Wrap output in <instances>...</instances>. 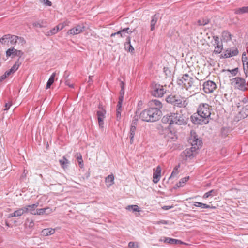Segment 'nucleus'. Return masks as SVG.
I'll return each instance as SVG.
<instances>
[{
    "label": "nucleus",
    "instance_id": "nucleus-43",
    "mask_svg": "<svg viewBox=\"0 0 248 248\" xmlns=\"http://www.w3.org/2000/svg\"><path fill=\"white\" fill-rule=\"evenodd\" d=\"M209 22V20L202 19L201 20H199L198 21V23L199 25H205L208 24Z\"/></svg>",
    "mask_w": 248,
    "mask_h": 248
},
{
    "label": "nucleus",
    "instance_id": "nucleus-31",
    "mask_svg": "<svg viewBox=\"0 0 248 248\" xmlns=\"http://www.w3.org/2000/svg\"><path fill=\"white\" fill-rule=\"evenodd\" d=\"M126 209L132 212L140 211V208L137 205H128L126 207Z\"/></svg>",
    "mask_w": 248,
    "mask_h": 248
},
{
    "label": "nucleus",
    "instance_id": "nucleus-23",
    "mask_svg": "<svg viewBox=\"0 0 248 248\" xmlns=\"http://www.w3.org/2000/svg\"><path fill=\"white\" fill-rule=\"evenodd\" d=\"M114 177L112 174L109 175L105 179V183L108 187H109L114 184Z\"/></svg>",
    "mask_w": 248,
    "mask_h": 248
},
{
    "label": "nucleus",
    "instance_id": "nucleus-10",
    "mask_svg": "<svg viewBox=\"0 0 248 248\" xmlns=\"http://www.w3.org/2000/svg\"><path fill=\"white\" fill-rule=\"evenodd\" d=\"M99 108L100 110L97 111V119L99 126L103 128L104 125V119L106 117L105 115L106 111L100 106H99Z\"/></svg>",
    "mask_w": 248,
    "mask_h": 248
},
{
    "label": "nucleus",
    "instance_id": "nucleus-14",
    "mask_svg": "<svg viewBox=\"0 0 248 248\" xmlns=\"http://www.w3.org/2000/svg\"><path fill=\"white\" fill-rule=\"evenodd\" d=\"M7 57L13 56H17L21 57L23 55V52L21 50H18L14 47L8 49L6 52Z\"/></svg>",
    "mask_w": 248,
    "mask_h": 248
},
{
    "label": "nucleus",
    "instance_id": "nucleus-36",
    "mask_svg": "<svg viewBox=\"0 0 248 248\" xmlns=\"http://www.w3.org/2000/svg\"><path fill=\"white\" fill-rule=\"evenodd\" d=\"M222 38L226 41L231 40V34L228 31H223L222 33Z\"/></svg>",
    "mask_w": 248,
    "mask_h": 248
},
{
    "label": "nucleus",
    "instance_id": "nucleus-3",
    "mask_svg": "<svg viewBox=\"0 0 248 248\" xmlns=\"http://www.w3.org/2000/svg\"><path fill=\"white\" fill-rule=\"evenodd\" d=\"M187 118L182 114L181 112L170 113V115L164 116L162 119L163 123H168L170 125H185L187 124Z\"/></svg>",
    "mask_w": 248,
    "mask_h": 248
},
{
    "label": "nucleus",
    "instance_id": "nucleus-60",
    "mask_svg": "<svg viewBox=\"0 0 248 248\" xmlns=\"http://www.w3.org/2000/svg\"><path fill=\"white\" fill-rule=\"evenodd\" d=\"M169 130L167 127H164V129L163 130V131L161 134H164L165 133V131H168Z\"/></svg>",
    "mask_w": 248,
    "mask_h": 248
},
{
    "label": "nucleus",
    "instance_id": "nucleus-21",
    "mask_svg": "<svg viewBox=\"0 0 248 248\" xmlns=\"http://www.w3.org/2000/svg\"><path fill=\"white\" fill-rule=\"evenodd\" d=\"M55 229L52 228H46L43 229L41 232V234L44 236H47L54 233Z\"/></svg>",
    "mask_w": 248,
    "mask_h": 248
},
{
    "label": "nucleus",
    "instance_id": "nucleus-35",
    "mask_svg": "<svg viewBox=\"0 0 248 248\" xmlns=\"http://www.w3.org/2000/svg\"><path fill=\"white\" fill-rule=\"evenodd\" d=\"M21 62H19V59L15 62V64L10 69L14 73L19 68Z\"/></svg>",
    "mask_w": 248,
    "mask_h": 248
},
{
    "label": "nucleus",
    "instance_id": "nucleus-32",
    "mask_svg": "<svg viewBox=\"0 0 248 248\" xmlns=\"http://www.w3.org/2000/svg\"><path fill=\"white\" fill-rule=\"evenodd\" d=\"M246 13H248V6L238 8L235 11V13L237 14H242Z\"/></svg>",
    "mask_w": 248,
    "mask_h": 248
},
{
    "label": "nucleus",
    "instance_id": "nucleus-46",
    "mask_svg": "<svg viewBox=\"0 0 248 248\" xmlns=\"http://www.w3.org/2000/svg\"><path fill=\"white\" fill-rule=\"evenodd\" d=\"M121 119V113L119 111L116 112V120L118 122V125H119Z\"/></svg>",
    "mask_w": 248,
    "mask_h": 248
},
{
    "label": "nucleus",
    "instance_id": "nucleus-53",
    "mask_svg": "<svg viewBox=\"0 0 248 248\" xmlns=\"http://www.w3.org/2000/svg\"><path fill=\"white\" fill-rule=\"evenodd\" d=\"M173 206H164L162 207L163 210H167L173 208Z\"/></svg>",
    "mask_w": 248,
    "mask_h": 248
},
{
    "label": "nucleus",
    "instance_id": "nucleus-49",
    "mask_svg": "<svg viewBox=\"0 0 248 248\" xmlns=\"http://www.w3.org/2000/svg\"><path fill=\"white\" fill-rule=\"evenodd\" d=\"M41 2H43L44 3L46 6H51L52 3L48 0H40Z\"/></svg>",
    "mask_w": 248,
    "mask_h": 248
},
{
    "label": "nucleus",
    "instance_id": "nucleus-2",
    "mask_svg": "<svg viewBox=\"0 0 248 248\" xmlns=\"http://www.w3.org/2000/svg\"><path fill=\"white\" fill-rule=\"evenodd\" d=\"M188 142L191 144V148L186 149L183 152L186 160L191 159L193 157L196 151L201 147L202 143V141L198 139L196 132L194 131H191L190 132V137L188 139Z\"/></svg>",
    "mask_w": 248,
    "mask_h": 248
},
{
    "label": "nucleus",
    "instance_id": "nucleus-30",
    "mask_svg": "<svg viewBox=\"0 0 248 248\" xmlns=\"http://www.w3.org/2000/svg\"><path fill=\"white\" fill-rule=\"evenodd\" d=\"M18 36L9 34V42L12 45H16L18 42Z\"/></svg>",
    "mask_w": 248,
    "mask_h": 248
},
{
    "label": "nucleus",
    "instance_id": "nucleus-27",
    "mask_svg": "<svg viewBox=\"0 0 248 248\" xmlns=\"http://www.w3.org/2000/svg\"><path fill=\"white\" fill-rule=\"evenodd\" d=\"M51 209H50L49 208L38 209L36 210V215H43L46 213V211L47 212V213L48 214L51 212Z\"/></svg>",
    "mask_w": 248,
    "mask_h": 248
},
{
    "label": "nucleus",
    "instance_id": "nucleus-57",
    "mask_svg": "<svg viewBox=\"0 0 248 248\" xmlns=\"http://www.w3.org/2000/svg\"><path fill=\"white\" fill-rule=\"evenodd\" d=\"M8 217L9 218H11V217H15V215H14V212L13 213L9 214L8 215Z\"/></svg>",
    "mask_w": 248,
    "mask_h": 248
},
{
    "label": "nucleus",
    "instance_id": "nucleus-47",
    "mask_svg": "<svg viewBox=\"0 0 248 248\" xmlns=\"http://www.w3.org/2000/svg\"><path fill=\"white\" fill-rule=\"evenodd\" d=\"M242 61L243 62V65H245V64L247 65V67H248V62L247 61V57H246L245 54H243L242 55Z\"/></svg>",
    "mask_w": 248,
    "mask_h": 248
},
{
    "label": "nucleus",
    "instance_id": "nucleus-7",
    "mask_svg": "<svg viewBox=\"0 0 248 248\" xmlns=\"http://www.w3.org/2000/svg\"><path fill=\"white\" fill-rule=\"evenodd\" d=\"M166 93V89L163 86L157 83H153L152 85V94L156 97H161Z\"/></svg>",
    "mask_w": 248,
    "mask_h": 248
},
{
    "label": "nucleus",
    "instance_id": "nucleus-9",
    "mask_svg": "<svg viewBox=\"0 0 248 248\" xmlns=\"http://www.w3.org/2000/svg\"><path fill=\"white\" fill-rule=\"evenodd\" d=\"M217 87L216 84L211 80H208L204 82L203 84V91L206 93H213V92L216 89Z\"/></svg>",
    "mask_w": 248,
    "mask_h": 248
},
{
    "label": "nucleus",
    "instance_id": "nucleus-39",
    "mask_svg": "<svg viewBox=\"0 0 248 248\" xmlns=\"http://www.w3.org/2000/svg\"><path fill=\"white\" fill-rule=\"evenodd\" d=\"M77 159L78 161L79 165L81 168L83 166V160L82 158V156L80 154L77 153L76 155Z\"/></svg>",
    "mask_w": 248,
    "mask_h": 248
},
{
    "label": "nucleus",
    "instance_id": "nucleus-55",
    "mask_svg": "<svg viewBox=\"0 0 248 248\" xmlns=\"http://www.w3.org/2000/svg\"><path fill=\"white\" fill-rule=\"evenodd\" d=\"M6 76L8 77H9L11 74H13V72L10 70V69L9 70H7L4 73Z\"/></svg>",
    "mask_w": 248,
    "mask_h": 248
},
{
    "label": "nucleus",
    "instance_id": "nucleus-56",
    "mask_svg": "<svg viewBox=\"0 0 248 248\" xmlns=\"http://www.w3.org/2000/svg\"><path fill=\"white\" fill-rule=\"evenodd\" d=\"M7 78V77L6 76V75L5 74H4L3 75H2L1 77H0V82L4 80Z\"/></svg>",
    "mask_w": 248,
    "mask_h": 248
},
{
    "label": "nucleus",
    "instance_id": "nucleus-44",
    "mask_svg": "<svg viewBox=\"0 0 248 248\" xmlns=\"http://www.w3.org/2000/svg\"><path fill=\"white\" fill-rule=\"evenodd\" d=\"M223 49V46H215V49H214V52L215 53H220L222 50Z\"/></svg>",
    "mask_w": 248,
    "mask_h": 248
},
{
    "label": "nucleus",
    "instance_id": "nucleus-18",
    "mask_svg": "<svg viewBox=\"0 0 248 248\" xmlns=\"http://www.w3.org/2000/svg\"><path fill=\"white\" fill-rule=\"evenodd\" d=\"M149 105L151 108H157L160 110L162 107L161 102L157 99H154L150 101Z\"/></svg>",
    "mask_w": 248,
    "mask_h": 248
},
{
    "label": "nucleus",
    "instance_id": "nucleus-51",
    "mask_svg": "<svg viewBox=\"0 0 248 248\" xmlns=\"http://www.w3.org/2000/svg\"><path fill=\"white\" fill-rule=\"evenodd\" d=\"M229 71L230 72V73L233 75V76H235L236 75L237 72H238V68H235L234 69H232V70H229Z\"/></svg>",
    "mask_w": 248,
    "mask_h": 248
},
{
    "label": "nucleus",
    "instance_id": "nucleus-12",
    "mask_svg": "<svg viewBox=\"0 0 248 248\" xmlns=\"http://www.w3.org/2000/svg\"><path fill=\"white\" fill-rule=\"evenodd\" d=\"M85 29V27L83 24H78L69 30L67 33L72 35H76L84 31Z\"/></svg>",
    "mask_w": 248,
    "mask_h": 248
},
{
    "label": "nucleus",
    "instance_id": "nucleus-26",
    "mask_svg": "<svg viewBox=\"0 0 248 248\" xmlns=\"http://www.w3.org/2000/svg\"><path fill=\"white\" fill-rule=\"evenodd\" d=\"M27 209L25 208L24 207L19 208L14 212V215H15V217H20L24 213H27Z\"/></svg>",
    "mask_w": 248,
    "mask_h": 248
},
{
    "label": "nucleus",
    "instance_id": "nucleus-28",
    "mask_svg": "<svg viewBox=\"0 0 248 248\" xmlns=\"http://www.w3.org/2000/svg\"><path fill=\"white\" fill-rule=\"evenodd\" d=\"M217 194V190H211L206 193H205L203 196V198L204 199H206L210 196H216Z\"/></svg>",
    "mask_w": 248,
    "mask_h": 248
},
{
    "label": "nucleus",
    "instance_id": "nucleus-45",
    "mask_svg": "<svg viewBox=\"0 0 248 248\" xmlns=\"http://www.w3.org/2000/svg\"><path fill=\"white\" fill-rule=\"evenodd\" d=\"M25 43H26V41L23 38L21 37H18V42H17L18 45H20L21 46H23L25 44Z\"/></svg>",
    "mask_w": 248,
    "mask_h": 248
},
{
    "label": "nucleus",
    "instance_id": "nucleus-17",
    "mask_svg": "<svg viewBox=\"0 0 248 248\" xmlns=\"http://www.w3.org/2000/svg\"><path fill=\"white\" fill-rule=\"evenodd\" d=\"M64 28L63 24H59L53 28L52 30L48 31L46 33V35L51 36L53 34H56L59 31L62 30Z\"/></svg>",
    "mask_w": 248,
    "mask_h": 248
},
{
    "label": "nucleus",
    "instance_id": "nucleus-19",
    "mask_svg": "<svg viewBox=\"0 0 248 248\" xmlns=\"http://www.w3.org/2000/svg\"><path fill=\"white\" fill-rule=\"evenodd\" d=\"M248 116V105L243 107L242 110L239 112L238 117L240 119H244Z\"/></svg>",
    "mask_w": 248,
    "mask_h": 248
},
{
    "label": "nucleus",
    "instance_id": "nucleus-54",
    "mask_svg": "<svg viewBox=\"0 0 248 248\" xmlns=\"http://www.w3.org/2000/svg\"><path fill=\"white\" fill-rule=\"evenodd\" d=\"M124 29H123V30L120 31H117V32H116V33H115L114 34H112L111 36L115 35L116 34H117V35L120 34L121 37H122V35L121 32H124Z\"/></svg>",
    "mask_w": 248,
    "mask_h": 248
},
{
    "label": "nucleus",
    "instance_id": "nucleus-42",
    "mask_svg": "<svg viewBox=\"0 0 248 248\" xmlns=\"http://www.w3.org/2000/svg\"><path fill=\"white\" fill-rule=\"evenodd\" d=\"M179 165H178V166H176V167L174 168V169H173V171H172V173H171V175H170V177L169 178V180H170V179L172 177H173V176H175V175H177L178 174V168H179Z\"/></svg>",
    "mask_w": 248,
    "mask_h": 248
},
{
    "label": "nucleus",
    "instance_id": "nucleus-48",
    "mask_svg": "<svg viewBox=\"0 0 248 248\" xmlns=\"http://www.w3.org/2000/svg\"><path fill=\"white\" fill-rule=\"evenodd\" d=\"M138 244L137 243L131 242L128 244V247L129 248H138Z\"/></svg>",
    "mask_w": 248,
    "mask_h": 248
},
{
    "label": "nucleus",
    "instance_id": "nucleus-13",
    "mask_svg": "<svg viewBox=\"0 0 248 248\" xmlns=\"http://www.w3.org/2000/svg\"><path fill=\"white\" fill-rule=\"evenodd\" d=\"M136 117V116H135ZM138 119L137 118H134V119L133 120L132 123L131 125L130 132H129V138H130V143H132L134 140V137L136 132V126L137 125V121Z\"/></svg>",
    "mask_w": 248,
    "mask_h": 248
},
{
    "label": "nucleus",
    "instance_id": "nucleus-58",
    "mask_svg": "<svg viewBox=\"0 0 248 248\" xmlns=\"http://www.w3.org/2000/svg\"><path fill=\"white\" fill-rule=\"evenodd\" d=\"M34 225V223L32 221H31L29 224V227H32Z\"/></svg>",
    "mask_w": 248,
    "mask_h": 248
},
{
    "label": "nucleus",
    "instance_id": "nucleus-38",
    "mask_svg": "<svg viewBox=\"0 0 248 248\" xmlns=\"http://www.w3.org/2000/svg\"><path fill=\"white\" fill-rule=\"evenodd\" d=\"M126 43L128 45L127 47H128V51L129 52H130L131 53H133L134 51V48L132 46H131V45L130 44V40L129 37H128L126 38Z\"/></svg>",
    "mask_w": 248,
    "mask_h": 248
},
{
    "label": "nucleus",
    "instance_id": "nucleus-63",
    "mask_svg": "<svg viewBox=\"0 0 248 248\" xmlns=\"http://www.w3.org/2000/svg\"><path fill=\"white\" fill-rule=\"evenodd\" d=\"M160 127H161V128H164V126H161V125Z\"/></svg>",
    "mask_w": 248,
    "mask_h": 248
},
{
    "label": "nucleus",
    "instance_id": "nucleus-37",
    "mask_svg": "<svg viewBox=\"0 0 248 248\" xmlns=\"http://www.w3.org/2000/svg\"><path fill=\"white\" fill-rule=\"evenodd\" d=\"M189 176L180 179L179 183L177 184L178 187H182L184 186V184L187 182L189 179Z\"/></svg>",
    "mask_w": 248,
    "mask_h": 248
},
{
    "label": "nucleus",
    "instance_id": "nucleus-5",
    "mask_svg": "<svg viewBox=\"0 0 248 248\" xmlns=\"http://www.w3.org/2000/svg\"><path fill=\"white\" fill-rule=\"evenodd\" d=\"M196 82H198L197 78L190 76L188 74H185L178 79L179 85H183L187 89H197Z\"/></svg>",
    "mask_w": 248,
    "mask_h": 248
},
{
    "label": "nucleus",
    "instance_id": "nucleus-33",
    "mask_svg": "<svg viewBox=\"0 0 248 248\" xmlns=\"http://www.w3.org/2000/svg\"><path fill=\"white\" fill-rule=\"evenodd\" d=\"M158 19V16L155 14V15L152 19L151 21V30L153 31L155 29V25L156 24Z\"/></svg>",
    "mask_w": 248,
    "mask_h": 248
},
{
    "label": "nucleus",
    "instance_id": "nucleus-16",
    "mask_svg": "<svg viewBox=\"0 0 248 248\" xmlns=\"http://www.w3.org/2000/svg\"><path fill=\"white\" fill-rule=\"evenodd\" d=\"M161 167L159 166H157L153 173V182L155 183H157L159 181L161 176Z\"/></svg>",
    "mask_w": 248,
    "mask_h": 248
},
{
    "label": "nucleus",
    "instance_id": "nucleus-59",
    "mask_svg": "<svg viewBox=\"0 0 248 248\" xmlns=\"http://www.w3.org/2000/svg\"><path fill=\"white\" fill-rule=\"evenodd\" d=\"M129 28H125V32L128 33L129 32H131V31H129Z\"/></svg>",
    "mask_w": 248,
    "mask_h": 248
},
{
    "label": "nucleus",
    "instance_id": "nucleus-52",
    "mask_svg": "<svg viewBox=\"0 0 248 248\" xmlns=\"http://www.w3.org/2000/svg\"><path fill=\"white\" fill-rule=\"evenodd\" d=\"M65 84L68 86L70 88H74V84H71L69 80L68 79H66L65 80Z\"/></svg>",
    "mask_w": 248,
    "mask_h": 248
},
{
    "label": "nucleus",
    "instance_id": "nucleus-1",
    "mask_svg": "<svg viewBox=\"0 0 248 248\" xmlns=\"http://www.w3.org/2000/svg\"><path fill=\"white\" fill-rule=\"evenodd\" d=\"M196 114L191 116V121L196 124H206L208 123L209 117L211 115L210 106L206 103L201 104Z\"/></svg>",
    "mask_w": 248,
    "mask_h": 248
},
{
    "label": "nucleus",
    "instance_id": "nucleus-64",
    "mask_svg": "<svg viewBox=\"0 0 248 248\" xmlns=\"http://www.w3.org/2000/svg\"><path fill=\"white\" fill-rule=\"evenodd\" d=\"M89 79H90L91 78V77L89 76Z\"/></svg>",
    "mask_w": 248,
    "mask_h": 248
},
{
    "label": "nucleus",
    "instance_id": "nucleus-34",
    "mask_svg": "<svg viewBox=\"0 0 248 248\" xmlns=\"http://www.w3.org/2000/svg\"><path fill=\"white\" fill-rule=\"evenodd\" d=\"M46 22L43 20H40L34 22L32 25L34 27L43 28L46 27Z\"/></svg>",
    "mask_w": 248,
    "mask_h": 248
},
{
    "label": "nucleus",
    "instance_id": "nucleus-4",
    "mask_svg": "<svg viewBox=\"0 0 248 248\" xmlns=\"http://www.w3.org/2000/svg\"><path fill=\"white\" fill-rule=\"evenodd\" d=\"M161 115L162 112L160 110L150 107L142 111L140 114V118L142 121L153 122L158 120Z\"/></svg>",
    "mask_w": 248,
    "mask_h": 248
},
{
    "label": "nucleus",
    "instance_id": "nucleus-25",
    "mask_svg": "<svg viewBox=\"0 0 248 248\" xmlns=\"http://www.w3.org/2000/svg\"><path fill=\"white\" fill-rule=\"evenodd\" d=\"M59 163L61 167L65 169L67 168L69 161L65 156H63L61 159L59 160Z\"/></svg>",
    "mask_w": 248,
    "mask_h": 248
},
{
    "label": "nucleus",
    "instance_id": "nucleus-22",
    "mask_svg": "<svg viewBox=\"0 0 248 248\" xmlns=\"http://www.w3.org/2000/svg\"><path fill=\"white\" fill-rule=\"evenodd\" d=\"M160 241H163L165 243L170 244H182V242L177 239H175L169 237H165L164 240L160 239Z\"/></svg>",
    "mask_w": 248,
    "mask_h": 248
},
{
    "label": "nucleus",
    "instance_id": "nucleus-11",
    "mask_svg": "<svg viewBox=\"0 0 248 248\" xmlns=\"http://www.w3.org/2000/svg\"><path fill=\"white\" fill-rule=\"evenodd\" d=\"M121 90L120 92V96L119 98V101L117 105L116 112L119 111L121 113L122 111V105L123 102V98L124 95V82L123 81H121Z\"/></svg>",
    "mask_w": 248,
    "mask_h": 248
},
{
    "label": "nucleus",
    "instance_id": "nucleus-50",
    "mask_svg": "<svg viewBox=\"0 0 248 248\" xmlns=\"http://www.w3.org/2000/svg\"><path fill=\"white\" fill-rule=\"evenodd\" d=\"M11 105H12V103L11 102L6 103L5 105V109L4 110H6V111L8 110L9 109V108Z\"/></svg>",
    "mask_w": 248,
    "mask_h": 248
},
{
    "label": "nucleus",
    "instance_id": "nucleus-8",
    "mask_svg": "<svg viewBox=\"0 0 248 248\" xmlns=\"http://www.w3.org/2000/svg\"><path fill=\"white\" fill-rule=\"evenodd\" d=\"M232 84L235 87L241 91H245L247 89V84L245 80L242 78L236 77L232 80Z\"/></svg>",
    "mask_w": 248,
    "mask_h": 248
},
{
    "label": "nucleus",
    "instance_id": "nucleus-20",
    "mask_svg": "<svg viewBox=\"0 0 248 248\" xmlns=\"http://www.w3.org/2000/svg\"><path fill=\"white\" fill-rule=\"evenodd\" d=\"M39 203H36L32 205H29L24 207L27 209V213L30 212L31 214L36 215L35 209L38 206Z\"/></svg>",
    "mask_w": 248,
    "mask_h": 248
},
{
    "label": "nucleus",
    "instance_id": "nucleus-24",
    "mask_svg": "<svg viewBox=\"0 0 248 248\" xmlns=\"http://www.w3.org/2000/svg\"><path fill=\"white\" fill-rule=\"evenodd\" d=\"M190 203H191L193 205L196 207H199L202 208V209L210 208L211 207V206H210L209 205L200 202H192Z\"/></svg>",
    "mask_w": 248,
    "mask_h": 248
},
{
    "label": "nucleus",
    "instance_id": "nucleus-6",
    "mask_svg": "<svg viewBox=\"0 0 248 248\" xmlns=\"http://www.w3.org/2000/svg\"><path fill=\"white\" fill-rule=\"evenodd\" d=\"M166 101L174 107L185 108L188 104L187 98L179 95H170L166 99Z\"/></svg>",
    "mask_w": 248,
    "mask_h": 248
},
{
    "label": "nucleus",
    "instance_id": "nucleus-15",
    "mask_svg": "<svg viewBox=\"0 0 248 248\" xmlns=\"http://www.w3.org/2000/svg\"><path fill=\"white\" fill-rule=\"evenodd\" d=\"M238 54V50L237 48L233 47L228 49L225 51L224 54V57L230 58L232 56H236Z\"/></svg>",
    "mask_w": 248,
    "mask_h": 248
},
{
    "label": "nucleus",
    "instance_id": "nucleus-62",
    "mask_svg": "<svg viewBox=\"0 0 248 248\" xmlns=\"http://www.w3.org/2000/svg\"><path fill=\"white\" fill-rule=\"evenodd\" d=\"M6 225H7V226H9V225L8 223H6Z\"/></svg>",
    "mask_w": 248,
    "mask_h": 248
},
{
    "label": "nucleus",
    "instance_id": "nucleus-61",
    "mask_svg": "<svg viewBox=\"0 0 248 248\" xmlns=\"http://www.w3.org/2000/svg\"><path fill=\"white\" fill-rule=\"evenodd\" d=\"M210 208H213V209H214V208H215V207H214V206H211V207Z\"/></svg>",
    "mask_w": 248,
    "mask_h": 248
},
{
    "label": "nucleus",
    "instance_id": "nucleus-40",
    "mask_svg": "<svg viewBox=\"0 0 248 248\" xmlns=\"http://www.w3.org/2000/svg\"><path fill=\"white\" fill-rule=\"evenodd\" d=\"M9 34L4 35L2 38H0V42L3 44H5L7 42H9Z\"/></svg>",
    "mask_w": 248,
    "mask_h": 248
},
{
    "label": "nucleus",
    "instance_id": "nucleus-41",
    "mask_svg": "<svg viewBox=\"0 0 248 248\" xmlns=\"http://www.w3.org/2000/svg\"><path fill=\"white\" fill-rule=\"evenodd\" d=\"M213 38L214 40V43H213V45L214 46H223L222 44L220 43L219 38L218 36H214Z\"/></svg>",
    "mask_w": 248,
    "mask_h": 248
},
{
    "label": "nucleus",
    "instance_id": "nucleus-29",
    "mask_svg": "<svg viewBox=\"0 0 248 248\" xmlns=\"http://www.w3.org/2000/svg\"><path fill=\"white\" fill-rule=\"evenodd\" d=\"M55 76H56V73H53L51 75L50 77L49 78L47 82V84H46V89L49 88L50 87V86H51V85L53 83V82L54 81V78H55Z\"/></svg>",
    "mask_w": 248,
    "mask_h": 248
}]
</instances>
